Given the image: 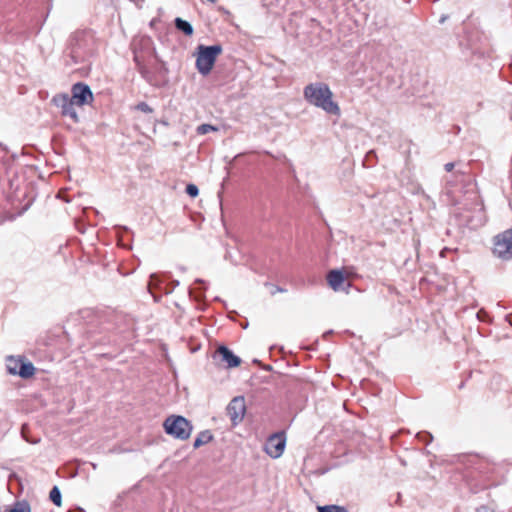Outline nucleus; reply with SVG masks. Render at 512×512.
I'll return each instance as SVG.
<instances>
[{
	"label": "nucleus",
	"mask_w": 512,
	"mask_h": 512,
	"mask_svg": "<svg viewBox=\"0 0 512 512\" xmlns=\"http://www.w3.org/2000/svg\"><path fill=\"white\" fill-rule=\"evenodd\" d=\"M303 95L311 105L321 108L328 114L340 115V107L332 100L333 93L327 84L322 82L310 83L305 86Z\"/></svg>",
	"instance_id": "f257e3e1"
},
{
	"label": "nucleus",
	"mask_w": 512,
	"mask_h": 512,
	"mask_svg": "<svg viewBox=\"0 0 512 512\" xmlns=\"http://www.w3.org/2000/svg\"><path fill=\"white\" fill-rule=\"evenodd\" d=\"M94 37L90 31L74 32L68 42L66 56L70 58L67 64H79L85 62L92 54Z\"/></svg>",
	"instance_id": "f03ea898"
},
{
	"label": "nucleus",
	"mask_w": 512,
	"mask_h": 512,
	"mask_svg": "<svg viewBox=\"0 0 512 512\" xmlns=\"http://www.w3.org/2000/svg\"><path fill=\"white\" fill-rule=\"evenodd\" d=\"M222 53L221 45H199L197 47V57H196V68L198 72L202 75H208L217 59V56Z\"/></svg>",
	"instance_id": "7ed1b4c3"
},
{
	"label": "nucleus",
	"mask_w": 512,
	"mask_h": 512,
	"mask_svg": "<svg viewBox=\"0 0 512 512\" xmlns=\"http://www.w3.org/2000/svg\"><path fill=\"white\" fill-rule=\"evenodd\" d=\"M165 432L176 439L186 440L192 433L193 426L185 417L171 415L163 423Z\"/></svg>",
	"instance_id": "20e7f679"
},
{
	"label": "nucleus",
	"mask_w": 512,
	"mask_h": 512,
	"mask_svg": "<svg viewBox=\"0 0 512 512\" xmlns=\"http://www.w3.org/2000/svg\"><path fill=\"white\" fill-rule=\"evenodd\" d=\"M493 253L502 260L512 259V228L494 237Z\"/></svg>",
	"instance_id": "39448f33"
},
{
	"label": "nucleus",
	"mask_w": 512,
	"mask_h": 512,
	"mask_svg": "<svg viewBox=\"0 0 512 512\" xmlns=\"http://www.w3.org/2000/svg\"><path fill=\"white\" fill-rule=\"evenodd\" d=\"M458 184L461 185L463 192L469 191V188L473 185L471 177L464 169H457L449 177L445 178L447 194L452 196L453 189L457 187Z\"/></svg>",
	"instance_id": "423d86ee"
},
{
	"label": "nucleus",
	"mask_w": 512,
	"mask_h": 512,
	"mask_svg": "<svg viewBox=\"0 0 512 512\" xmlns=\"http://www.w3.org/2000/svg\"><path fill=\"white\" fill-rule=\"evenodd\" d=\"M52 103L61 109V114L69 117L74 123L79 121L77 111L74 103L68 94H57L52 98Z\"/></svg>",
	"instance_id": "0eeeda50"
},
{
	"label": "nucleus",
	"mask_w": 512,
	"mask_h": 512,
	"mask_svg": "<svg viewBox=\"0 0 512 512\" xmlns=\"http://www.w3.org/2000/svg\"><path fill=\"white\" fill-rule=\"evenodd\" d=\"M227 414L235 426L239 424L245 415L246 412V404L243 396L234 397L226 408Z\"/></svg>",
	"instance_id": "6e6552de"
},
{
	"label": "nucleus",
	"mask_w": 512,
	"mask_h": 512,
	"mask_svg": "<svg viewBox=\"0 0 512 512\" xmlns=\"http://www.w3.org/2000/svg\"><path fill=\"white\" fill-rule=\"evenodd\" d=\"M285 444L286 438L284 432H278L268 438L265 450L272 458H278L283 454Z\"/></svg>",
	"instance_id": "1a4fd4ad"
},
{
	"label": "nucleus",
	"mask_w": 512,
	"mask_h": 512,
	"mask_svg": "<svg viewBox=\"0 0 512 512\" xmlns=\"http://www.w3.org/2000/svg\"><path fill=\"white\" fill-rule=\"evenodd\" d=\"M72 95L70 99L76 103L77 106L88 104L93 99V94L90 87L84 83H76L72 86Z\"/></svg>",
	"instance_id": "9d476101"
},
{
	"label": "nucleus",
	"mask_w": 512,
	"mask_h": 512,
	"mask_svg": "<svg viewBox=\"0 0 512 512\" xmlns=\"http://www.w3.org/2000/svg\"><path fill=\"white\" fill-rule=\"evenodd\" d=\"M215 358H219L221 362L226 363L228 368L237 367L241 363V359L236 356L226 346H219L214 355Z\"/></svg>",
	"instance_id": "9b49d317"
},
{
	"label": "nucleus",
	"mask_w": 512,
	"mask_h": 512,
	"mask_svg": "<svg viewBox=\"0 0 512 512\" xmlns=\"http://www.w3.org/2000/svg\"><path fill=\"white\" fill-rule=\"evenodd\" d=\"M344 280V275L339 270H331L327 275L328 284L334 291L340 290Z\"/></svg>",
	"instance_id": "f8f14e48"
},
{
	"label": "nucleus",
	"mask_w": 512,
	"mask_h": 512,
	"mask_svg": "<svg viewBox=\"0 0 512 512\" xmlns=\"http://www.w3.org/2000/svg\"><path fill=\"white\" fill-rule=\"evenodd\" d=\"M17 372L20 377L27 379L35 374V367L31 362L25 361L24 358H22V362L19 364V370Z\"/></svg>",
	"instance_id": "ddd939ff"
},
{
	"label": "nucleus",
	"mask_w": 512,
	"mask_h": 512,
	"mask_svg": "<svg viewBox=\"0 0 512 512\" xmlns=\"http://www.w3.org/2000/svg\"><path fill=\"white\" fill-rule=\"evenodd\" d=\"M174 24L176 29L181 31L186 36H191L194 32L192 25L180 17L175 18Z\"/></svg>",
	"instance_id": "4468645a"
},
{
	"label": "nucleus",
	"mask_w": 512,
	"mask_h": 512,
	"mask_svg": "<svg viewBox=\"0 0 512 512\" xmlns=\"http://www.w3.org/2000/svg\"><path fill=\"white\" fill-rule=\"evenodd\" d=\"M22 362V357L16 358L14 356H8L6 358L7 371L11 375H18L19 364Z\"/></svg>",
	"instance_id": "2eb2a0df"
},
{
	"label": "nucleus",
	"mask_w": 512,
	"mask_h": 512,
	"mask_svg": "<svg viewBox=\"0 0 512 512\" xmlns=\"http://www.w3.org/2000/svg\"><path fill=\"white\" fill-rule=\"evenodd\" d=\"M213 439V435L209 430L201 431L198 436L196 437L193 447L195 449L209 443Z\"/></svg>",
	"instance_id": "dca6fc26"
},
{
	"label": "nucleus",
	"mask_w": 512,
	"mask_h": 512,
	"mask_svg": "<svg viewBox=\"0 0 512 512\" xmlns=\"http://www.w3.org/2000/svg\"><path fill=\"white\" fill-rule=\"evenodd\" d=\"M50 500L58 507L61 506V492L57 486H54L49 493Z\"/></svg>",
	"instance_id": "f3484780"
},
{
	"label": "nucleus",
	"mask_w": 512,
	"mask_h": 512,
	"mask_svg": "<svg viewBox=\"0 0 512 512\" xmlns=\"http://www.w3.org/2000/svg\"><path fill=\"white\" fill-rule=\"evenodd\" d=\"M318 512H348L346 508L338 505L318 506Z\"/></svg>",
	"instance_id": "a211bd4d"
},
{
	"label": "nucleus",
	"mask_w": 512,
	"mask_h": 512,
	"mask_svg": "<svg viewBox=\"0 0 512 512\" xmlns=\"http://www.w3.org/2000/svg\"><path fill=\"white\" fill-rule=\"evenodd\" d=\"M9 512H31V509L28 503L23 502L17 503Z\"/></svg>",
	"instance_id": "6ab92c4d"
},
{
	"label": "nucleus",
	"mask_w": 512,
	"mask_h": 512,
	"mask_svg": "<svg viewBox=\"0 0 512 512\" xmlns=\"http://www.w3.org/2000/svg\"><path fill=\"white\" fill-rule=\"evenodd\" d=\"M186 193L190 196V197H196L198 196L199 194V189L196 185L194 184H188L186 186Z\"/></svg>",
	"instance_id": "aec40b11"
},
{
	"label": "nucleus",
	"mask_w": 512,
	"mask_h": 512,
	"mask_svg": "<svg viewBox=\"0 0 512 512\" xmlns=\"http://www.w3.org/2000/svg\"><path fill=\"white\" fill-rule=\"evenodd\" d=\"M216 130L215 127L209 124H202L197 128L198 134L204 135L207 134L209 131Z\"/></svg>",
	"instance_id": "412c9836"
},
{
	"label": "nucleus",
	"mask_w": 512,
	"mask_h": 512,
	"mask_svg": "<svg viewBox=\"0 0 512 512\" xmlns=\"http://www.w3.org/2000/svg\"><path fill=\"white\" fill-rule=\"evenodd\" d=\"M136 109L139 111H142L144 113H151L153 112V109L146 103V102H140L137 104Z\"/></svg>",
	"instance_id": "4be33fe9"
},
{
	"label": "nucleus",
	"mask_w": 512,
	"mask_h": 512,
	"mask_svg": "<svg viewBox=\"0 0 512 512\" xmlns=\"http://www.w3.org/2000/svg\"><path fill=\"white\" fill-rule=\"evenodd\" d=\"M417 437L425 441L426 443L431 442L433 439L432 435L428 432H420L417 434Z\"/></svg>",
	"instance_id": "5701e85b"
},
{
	"label": "nucleus",
	"mask_w": 512,
	"mask_h": 512,
	"mask_svg": "<svg viewBox=\"0 0 512 512\" xmlns=\"http://www.w3.org/2000/svg\"><path fill=\"white\" fill-rule=\"evenodd\" d=\"M159 284H160L159 276L157 274H152L150 276V281H149V284H148L149 288L151 289L152 286L157 287Z\"/></svg>",
	"instance_id": "b1692460"
},
{
	"label": "nucleus",
	"mask_w": 512,
	"mask_h": 512,
	"mask_svg": "<svg viewBox=\"0 0 512 512\" xmlns=\"http://www.w3.org/2000/svg\"><path fill=\"white\" fill-rule=\"evenodd\" d=\"M190 295H194L197 301L202 300L204 296L202 291H196V289H190Z\"/></svg>",
	"instance_id": "393cba45"
},
{
	"label": "nucleus",
	"mask_w": 512,
	"mask_h": 512,
	"mask_svg": "<svg viewBox=\"0 0 512 512\" xmlns=\"http://www.w3.org/2000/svg\"><path fill=\"white\" fill-rule=\"evenodd\" d=\"M454 167H455V163H453V162H449V163H446V164L444 165V169H445L447 172H452V173H453V172H454V171H453Z\"/></svg>",
	"instance_id": "a878e982"
},
{
	"label": "nucleus",
	"mask_w": 512,
	"mask_h": 512,
	"mask_svg": "<svg viewBox=\"0 0 512 512\" xmlns=\"http://www.w3.org/2000/svg\"><path fill=\"white\" fill-rule=\"evenodd\" d=\"M277 292H286V289L279 287V286H273V289L271 291V294L274 295Z\"/></svg>",
	"instance_id": "bb28decb"
},
{
	"label": "nucleus",
	"mask_w": 512,
	"mask_h": 512,
	"mask_svg": "<svg viewBox=\"0 0 512 512\" xmlns=\"http://www.w3.org/2000/svg\"><path fill=\"white\" fill-rule=\"evenodd\" d=\"M476 512H494V510L490 509L488 506H480L477 508Z\"/></svg>",
	"instance_id": "cd10ccee"
},
{
	"label": "nucleus",
	"mask_w": 512,
	"mask_h": 512,
	"mask_svg": "<svg viewBox=\"0 0 512 512\" xmlns=\"http://www.w3.org/2000/svg\"><path fill=\"white\" fill-rule=\"evenodd\" d=\"M24 429H25V426L22 427V435L23 437L25 438L26 442H30V440L25 436L24 434ZM37 441H31V443H36Z\"/></svg>",
	"instance_id": "c85d7f7f"
},
{
	"label": "nucleus",
	"mask_w": 512,
	"mask_h": 512,
	"mask_svg": "<svg viewBox=\"0 0 512 512\" xmlns=\"http://www.w3.org/2000/svg\"><path fill=\"white\" fill-rule=\"evenodd\" d=\"M135 61L137 62V64H139V62H138V57H137V56H135ZM138 66H139V71L141 72V74H143V75H144V68H143V67H141L140 65H138Z\"/></svg>",
	"instance_id": "c756f323"
},
{
	"label": "nucleus",
	"mask_w": 512,
	"mask_h": 512,
	"mask_svg": "<svg viewBox=\"0 0 512 512\" xmlns=\"http://www.w3.org/2000/svg\"><path fill=\"white\" fill-rule=\"evenodd\" d=\"M446 19H447V17H446V16H442L439 22H440V23H444V21H445Z\"/></svg>",
	"instance_id": "7c9ffc66"
},
{
	"label": "nucleus",
	"mask_w": 512,
	"mask_h": 512,
	"mask_svg": "<svg viewBox=\"0 0 512 512\" xmlns=\"http://www.w3.org/2000/svg\"><path fill=\"white\" fill-rule=\"evenodd\" d=\"M195 282H196V283H199V284H203V283H204V281H203V280H201V279H197Z\"/></svg>",
	"instance_id": "2f4dec72"
},
{
	"label": "nucleus",
	"mask_w": 512,
	"mask_h": 512,
	"mask_svg": "<svg viewBox=\"0 0 512 512\" xmlns=\"http://www.w3.org/2000/svg\"><path fill=\"white\" fill-rule=\"evenodd\" d=\"M332 332L331 331H328L324 334V337H326L328 334H331Z\"/></svg>",
	"instance_id": "473e14b6"
},
{
	"label": "nucleus",
	"mask_w": 512,
	"mask_h": 512,
	"mask_svg": "<svg viewBox=\"0 0 512 512\" xmlns=\"http://www.w3.org/2000/svg\"><path fill=\"white\" fill-rule=\"evenodd\" d=\"M211 3H215L217 0H208Z\"/></svg>",
	"instance_id": "72a5a7b5"
},
{
	"label": "nucleus",
	"mask_w": 512,
	"mask_h": 512,
	"mask_svg": "<svg viewBox=\"0 0 512 512\" xmlns=\"http://www.w3.org/2000/svg\"><path fill=\"white\" fill-rule=\"evenodd\" d=\"M481 313H482L481 311H479V312L477 313V316H478L479 318L481 317V316H480V314H481Z\"/></svg>",
	"instance_id": "f704fd0d"
}]
</instances>
